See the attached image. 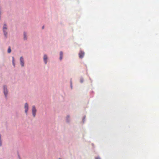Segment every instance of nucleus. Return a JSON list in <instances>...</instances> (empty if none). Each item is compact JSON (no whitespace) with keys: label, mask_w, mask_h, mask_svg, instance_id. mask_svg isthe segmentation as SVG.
<instances>
[{"label":"nucleus","mask_w":159,"mask_h":159,"mask_svg":"<svg viewBox=\"0 0 159 159\" xmlns=\"http://www.w3.org/2000/svg\"><path fill=\"white\" fill-rule=\"evenodd\" d=\"M2 30L3 35L5 38H7L8 31V26L7 25L4 23L2 25Z\"/></svg>","instance_id":"nucleus-1"},{"label":"nucleus","mask_w":159,"mask_h":159,"mask_svg":"<svg viewBox=\"0 0 159 159\" xmlns=\"http://www.w3.org/2000/svg\"><path fill=\"white\" fill-rule=\"evenodd\" d=\"M3 90L5 97L7 98L9 93L7 86L6 85H4L3 86Z\"/></svg>","instance_id":"nucleus-2"},{"label":"nucleus","mask_w":159,"mask_h":159,"mask_svg":"<svg viewBox=\"0 0 159 159\" xmlns=\"http://www.w3.org/2000/svg\"><path fill=\"white\" fill-rule=\"evenodd\" d=\"M43 60L44 64L46 65L49 61V58L48 55L44 54L43 56Z\"/></svg>","instance_id":"nucleus-3"},{"label":"nucleus","mask_w":159,"mask_h":159,"mask_svg":"<svg viewBox=\"0 0 159 159\" xmlns=\"http://www.w3.org/2000/svg\"><path fill=\"white\" fill-rule=\"evenodd\" d=\"M24 108L25 114L26 116H27L28 114V111L29 110V105L27 102H26L24 104Z\"/></svg>","instance_id":"nucleus-4"},{"label":"nucleus","mask_w":159,"mask_h":159,"mask_svg":"<svg viewBox=\"0 0 159 159\" xmlns=\"http://www.w3.org/2000/svg\"><path fill=\"white\" fill-rule=\"evenodd\" d=\"M37 111V110L35 106L34 105L32 106L31 108V112L33 117H35L36 116Z\"/></svg>","instance_id":"nucleus-5"},{"label":"nucleus","mask_w":159,"mask_h":159,"mask_svg":"<svg viewBox=\"0 0 159 159\" xmlns=\"http://www.w3.org/2000/svg\"><path fill=\"white\" fill-rule=\"evenodd\" d=\"M20 63L21 67H23L25 66V61L23 57L21 56L20 58Z\"/></svg>","instance_id":"nucleus-6"},{"label":"nucleus","mask_w":159,"mask_h":159,"mask_svg":"<svg viewBox=\"0 0 159 159\" xmlns=\"http://www.w3.org/2000/svg\"><path fill=\"white\" fill-rule=\"evenodd\" d=\"M23 40L24 41H26L28 39V35L27 33L26 32L24 31L23 33Z\"/></svg>","instance_id":"nucleus-7"},{"label":"nucleus","mask_w":159,"mask_h":159,"mask_svg":"<svg viewBox=\"0 0 159 159\" xmlns=\"http://www.w3.org/2000/svg\"><path fill=\"white\" fill-rule=\"evenodd\" d=\"M84 52L81 50L80 51L79 54V57L80 58H82L84 57Z\"/></svg>","instance_id":"nucleus-8"},{"label":"nucleus","mask_w":159,"mask_h":159,"mask_svg":"<svg viewBox=\"0 0 159 159\" xmlns=\"http://www.w3.org/2000/svg\"><path fill=\"white\" fill-rule=\"evenodd\" d=\"M66 122L69 123L70 122V116L69 115H67L66 117Z\"/></svg>","instance_id":"nucleus-9"},{"label":"nucleus","mask_w":159,"mask_h":159,"mask_svg":"<svg viewBox=\"0 0 159 159\" xmlns=\"http://www.w3.org/2000/svg\"><path fill=\"white\" fill-rule=\"evenodd\" d=\"M59 60L61 61L63 58V53L62 51H60L59 52Z\"/></svg>","instance_id":"nucleus-10"},{"label":"nucleus","mask_w":159,"mask_h":159,"mask_svg":"<svg viewBox=\"0 0 159 159\" xmlns=\"http://www.w3.org/2000/svg\"><path fill=\"white\" fill-rule=\"evenodd\" d=\"M12 65L14 67L15 66V60L14 59V58L13 57H12Z\"/></svg>","instance_id":"nucleus-11"},{"label":"nucleus","mask_w":159,"mask_h":159,"mask_svg":"<svg viewBox=\"0 0 159 159\" xmlns=\"http://www.w3.org/2000/svg\"><path fill=\"white\" fill-rule=\"evenodd\" d=\"M11 52V50L10 47H9L8 48V50H7V52L8 53H10Z\"/></svg>","instance_id":"nucleus-12"},{"label":"nucleus","mask_w":159,"mask_h":159,"mask_svg":"<svg viewBox=\"0 0 159 159\" xmlns=\"http://www.w3.org/2000/svg\"><path fill=\"white\" fill-rule=\"evenodd\" d=\"M84 79L83 78H81L80 79V82L81 83H83L84 82Z\"/></svg>","instance_id":"nucleus-13"},{"label":"nucleus","mask_w":159,"mask_h":159,"mask_svg":"<svg viewBox=\"0 0 159 159\" xmlns=\"http://www.w3.org/2000/svg\"><path fill=\"white\" fill-rule=\"evenodd\" d=\"M95 159H99V157H96Z\"/></svg>","instance_id":"nucleus-14"},{"label":"nucleus","mask_w":159,"mask_h":159,"mask_svg":"<svg viewBox=\"0 0 159 159\" xmlns=\"http://www.w3.org/2000/svg\"><path fill=\"white\" fill-rule=\"evenodd\" d=\"M58 159H61V158H58Z\"/></svg>","instance_id":"nucleus-15"}]
</instances>
